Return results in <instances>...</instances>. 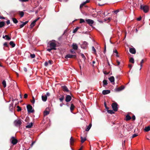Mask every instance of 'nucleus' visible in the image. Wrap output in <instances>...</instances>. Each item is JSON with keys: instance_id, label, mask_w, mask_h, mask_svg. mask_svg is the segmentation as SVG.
<instances>
[{"instance_id": "obj_1", "label": "nucleus", "mask_w": 150, "mask_h": 150, "mask_svg": "<svg viewBox=\"0 0 150 150\" xmlns=\"http://www.w3.org/2000/svg\"><path fill=\"white\" fill-rule=\"evenodd\" d=\"M55 40H53V42H50V48H52L53 50H56V48L57 46V45L55 43Z\"/></svg>"}, {"instance_id": "obj_2", "label": "nucleus", "mask_w": 150, "mask_h": 150, "mask_svg": "<svg viewBox=\"0 0 150 150\" xmlns=\"http://www.w3.org/2000/svg\"><path fill=\"white\" fill-rule=\"evenodd\" d=\"M140 9L143 10L144 12L145 13H147L149 10V7L146 5H142L140 6Z\"/></svg>"}, {"instance_id": "obj_3", "label": "nucleus", "mask_w": 150, "mask_h": 150, "mask_svg": "<svg viewBox=\"0 0 150 150\" xmlns=\"http://www.w3.org/2000/svg\"><path fill=\"white\" fill-rule=\"evenodd\" d=\"M27 108L28 113H33L34 112V110L33 109L32 106L30 105H28L27 106Z\"/></svg>"}, {"instance_id": "obj_4", "label": "nucleus", "mask_w": 150, "mask_h": 150, "mask_svg": "<svg viewBox=\"0 0 150 150\" xmlns=\"http://www.w3.org/2000/svg\"><path fill=\"white\" fill-rule=\"evenodd\" d=\"M14 123L16 127H19L22 124L21 120V119L17 120H15Z\"/></svg>"}, {"instance_id": "obj_5", "label": "nucleus", "mask_w": 150, "mask_h": 150, "mask_svg": "<svg viewBox=\"0 0 150 150\" xmlns=\"http://www.w3.org/2000/svg\"><path fill=\"white\" fill-rule=\"evenodd\" d=\"M117 104L116 103H114L112 104V107L113 110L115 111H117L118 110Z\"/></svg>"}, {"instance_id": "obj_6", "label": "nucleus", "mask_w": 150, "mask_h": 150, "mask_svg": "<svg viewBox=\"0 0 150 150\" xmlns=\"http://www.w3.org/2000/svg\"><path fill=\"white\" fill-rule=\"evenodd\" d=\"M76 56L74 55H71L70 54H67L65 57V58L66 59H67L68 58H76Z\"/></svg>"}, {"instance_id": "obj_7", "label": "nucleus", "mask_w": 150, "mask_h": 150, "mask_svg": "<svg viewBox=\"0 0 150 150\" xmlns=\"http://www.w3.org/2000/svg\"><path fill=\"white\" fill-rule=\"evenodd\" d=\"M11 139L12 140L11 142L13 145H15L18 143L17 140L15 139L14 137H12L11 138Z\"/></svg>"}, {"instance_id": "obj_8", "label": "nucleus", "mask_w": 150, "mask_h": 150, "mask_svg": "<svg viewBox=\"0 0 150 150\" xmlns=\"http://www.w3.org/2000/svg\"><path fill=\"white\" fill-rule=\"evenodd\" d=\"M86 21L90 26H92V24L94 23L93 20L90 19H86Z\"/></svg>"}, {"instance_id": "obj_9", "label": "nucleus", "mask_w": 150, "mask_h": 150, "mask_svg": "<svg viewBox=\"0 0 150 150\" xmlns=\"http://www.w3.org/2000/svg\"><path fill=\"white\" fill-rule=\"evenodd\" d=\"M88 44L87 42L86 41H84L81 45V47L83 49H86L87 47Z\"/></svg>"}, {"instance_id": "obj_10", "label": "nucleus", "mask_w": 150, "mask_h": 150, "mask_svg": "<svg viewBox=\"0 0 150 150\" xmlns=\"http://www.w3.org/2000/svg\"><path fill=\"white\" fill-rule=\"evenodd\" d=\"M71 99V96L69 95H67L65 101L67 102H69Z\"/></svg>"}, {"instance_id": "obj_11", "label": "nucleus", "mask_w": 150, "mask_h": 150, "mask_svg": "<svg viewBox=\"0 0 150 150\" xmlns=\"http://www.w3.org/2000/svg\"><path fill=\"white\" fill-rule=\"evenodd\" d=\"M64 92H68L69 90L67 87L65 86H61Z\"/></svg>"}, {"instance_id": "obj_12", "label": "nucleus", "mask_w": 150, "mask_h": 150, "mask_svg": "<svg viewBox=\"0 0 150 150\" xmlns=\"http://www.w3.org/2000/svg\"><path fill=\"white\" fill-rule=\"evenodd\" d=\"M129 51L132 54H135L136 53V50L134 48H130Z\"/></svg>"}, {"instance_id": "obj_13", "label": "nucleus", "mask_w": 150, "mask_h": 150, "mask_svg": "<svg viewBox=\"0 0 150 150\" xmlns=\"http://www.w3.org/2000/svg\"><path fill=\"white\" fill-rule=\"evenodd\" d=\"M110 91L109 90H104L102 91V93L103 95H106L110 93Z\"/></svg>"}, {"instance_id": "obj_14", "label": "nucleus", "mask_w": 150, "mask_h": 150, "mask_svg": "<svg viewBox=\"0 0 150 150\" xmlns=\"http://www.w3.org/2000/svg\"><path fill=\"white\" fill-rule=\"evenodd\" d=\"M108 79L111 83L114 82L115 78L113 76H111L108 78Z\"/></svg>"}, {"instance_id": "obj_15", "label": "nucleus", "mask_w": 150, "mask_h": 150, "mask_svg": "<svg viewBox=\"0 0 150 150\" xmlns=\"http://www.w3.org/2000/svg\"><path fill=\"white\" fill-rule=\"evenodd\" d=\"M74 140L73 137H71L70 139V143L71 145H73L74 144Z\"/></svg>"}, {"instance_id": "obj_16", "label": "nucleus", "mask_w": 150, "mask_h": 150, "mask_svg": "<svg viewBox=\"0 0 150 150\" xmlns=\"http://www.w3.org/2000/svg\"><path fill=\"white\" fill-rule=\"evenodd\" d=\"M42 100L43 101H46L47 100V95L42 96Z\"/></svg>"}, {"instance_id": "obj_17", "label": "nucleus", "mask_w": 150, "mask_h": 150, "mask_svg": "<svg viewBox=\"0 0 150 150\" xmlns=\"http://www.w3.org/2000/svg\"><path fill=\"white\" fill-rule=\"evenodd\" d=\"M72 47L73 49L77 50L78 49V46L76 44L73 43L72 44Z\"/></svg>"}, {"instance_id": "obj_18", "label": "nucleus", "mask_w": 150, "mask_h": 150, "mask_svg": "<svg viewBox=\"0 0 150 150\" xmlns=\"http://www.w3.org/2000/svg\"><path fill=\"white\" fill-rule=\"evenodd\" d=\"M5 23L4 21L0 22V28L4 27L5 25Z\"/></svg>"}, {"instance_id": "obj_19", "label": "nucleus", "mask_w": 150, "mask_h": 150, "mask_svg": "<svg viewBox=\"0 0 150 150\" xmlns=\"http://www.w3.org/2000/svg\"><path fill=\"white\" fill-rule=\"evenodd\" d=\"M33 126V123L32 122H31L28 125L26 126V128H30L32 127Z\"/></svg>"}, {"instance_id": "obj_20", "label": "nucleus", "mask_w": 150, "mask_h": 150, "mask_svg": "<svg viewBox=\"0 0 150 150\" xmlns=\"http://www.w3.org/2000/svg\"><path fill=\"white\" fill-rule=\"evenodd\" d=\"M35 21H33L31 23L30 25V27L31 28H32L35 25Z\"/></svg>"}, {"instance_id": "obj_21", "label": "nucleus", "mask_w": 150, "mask_h": 150, "mask_svg": "<svg viewBox=\"0 0 150 150\" xmlns=\"http://www.w3.org/2000/svg\"><path fill=\"white\" fill-rule=\"evenodd\" d=\"M9 44L12 47H14L15 46V44L13 41H11L9 42Z\"/></svg>"}, {"instance_id": "obj_22", "label": "nucleus", "mask_w": 150, "mask_h": 150, "mask_svg": "<svg viewBox=\"0 0 150 150\" xmlns=\"http://www.w3.org/2000/svg\"><path fill=\"white\" fill-rule=\"evenodd\" d=\"M81 142L82 143H83L86 140V139L85 137L83 138L82 137H81Z\"/></svg>"}, {"instance_id": "obj_23", "label": "nucleus", "mask_w": 150, "mask_h": 150, "mask_svg": "<svg viewBox=\"0 0 150 150\" xmlns=\"http://www.w3.org/2000/svg\"><path fill=\"white\" fill-rule=\"evenodd\" d=\"M91 126H92L91 124V123L87 127L86 129V131H89V130L90 129Z\"/></svg>"}, {"instance_id": "obj_24", "label": "nucleus", "mask_w": 150, "mask_h": 150, "mask_svg": "<svg viewBox=\"0 0 150 150\" xmlns=\"http://www.w3.org/2000/svg\"><path fill=\"white\" fill-rule=\"evenodd\" d=\"M144 130L145 132H148L150 130V127L148 126L145 127Z\"/></svg>"}, {"instance_id": "obj_25", "label": "nucleus", "mask_w": 150, "mask_h": 150, "mask_svg": "<svg viewBox=\"0 0 150 150\" xmlns=\"http://www.w3.org/2000/svg\"><path fill=\"white\" fill-rule=\"evenodd\" d=\"M126 121H128L131 119V117L129 115H127L126 116Z\"/></svg>"}, {"instance_id": "obj_26", "label": "nucleus", "mask_w": 150, "mask_h": 150, "mask_svg": "<svg viewBox=\"0 0 150 150\" xmlns=\"http://www.w3.org/2000/svg\"><path fill=\"white\" fill-rule=\"evenodd\" d=\"M75 106L73 104H72L71 105L70 108V109L71 112H72Z\"/></svg>"}, {"instance_id": "obj_27", "label": "nucleus", "mask_w": 150, "mask_h": 150, "mask_svg": "<svg viewBox=\"0 0 150 150\" xmlns=\"http://www.w3.org/2000/svg\"><path fill=\"white\" fill-rule=\"evenodd\" d=\"M103 86H105V85H106L108 84L107 80H104L103 81Z\"/></svg>"}, {"instance_id": "obj_28", "label": "nucleus", "mask_w": 150, "mask_h": 150, "mask_svg": "<svg viewBox=\"0 0 150 150\" xmlns=\"http://www.w3.org/2000/svg\"><path fill=\"white\" fill-rule=\"evenodd\" d=\"M19 14L20 16L22 18L23 17L24 15V13L23 11H19Z\"/></svg>"}, {"instance_id": "obj_29", "label": "nucleus", "mask_w": 150, "mask_h": 150, "mask_svg": "<svg viewBox=\"0 0 150 150\" xmlns=\"http://www.w3.org/2000/svg\"><path fill=\"white\" fill-rule=\"evenodd\" d=\"M12 20L14 23L16 24L18 23V21L15 18H13Z\"/></svg>"}, {"instance_id": "obj_30", "label": "nucleus", "mask_w": 150, "mask_h": 150, "mask_svg": "<svg viewBox=\"0 0 150 150\" xmlns=\"http://www.w3.org/2000/svg\"><path fill=\"white\" fill-rule=\"evenodd\" d=\"M107 111L108 113L111 114H114L115 113L112 110H109L108 109L107 110Z\"/></svg>"}, {"instance_id": "obj_31", "label": "nucleus", "mask_w": 150, "mask_h": 150, "mask_svg": "<svg viewBox=\"0 0 150 150\" xmlns=\"http://www.w3.org/2000/svg\"><path fill=\"white\" fill-rule=\"evenodd\" d=\"M2 84H3V85L4 88H5L6 86V81H5V80L3 81L2 82Z\"/></svg>"}, {"instance_id": "obj_32", "label": "nucleus", "mask_w": 150, "mask_h": 150, "mask_svg": "<svg viewBox=\"0 0 150 150\" xmlns=\"http://www.w3.org/2000/svg\"><path fill=\"white\" fill-rule=\"evenodd\" d=\"M64 99V96H62L61 98H59V100L61 102H62Z\"/></svg>"}, {"instance_id": "obj_33", "label": "nucleus", "mask_w": 150, "mask_h": 150, "mask_svg": "<svg viewBox=\"0 0 150 150\" xmlns=\"http://www.w3.org/2000/svg\"><path fill=\"white\" fill-rule=\"evenodd\" d=\"M80 54L82 57L83 59L85 61L86 59V58L85 56H84V54L82 53H80Z\"/></svg>"}, {"instance_id": "obj_34", "label": "nucleus", "mask_w": 150, "mask_h": 150, "mask_svg": "<svg viewBox=\"0 0 150 150\" xmlns=\"http://www.w3.org/2000/svg\"><path fill=\"white\" fill-rule=\"evenodd\" d=\"M129 62L132 63H134V59L133 57H131L129 59Z\"/></svg>"}, {"instance_id": "obj_35", "label": "nucleus", "mask_w": 150, "mask_h": 150, "mask_svg": "<svg viewBox=\"0 0 150 150\" xmlns=\"http://www.w3.org/2000/svg\"><path fill=\"white\" fill-rule=\"evenodd\" d=\"M49 112L48 111H45L44 112V114L45 115H46L49 114Z\"/></svg>"}, {"instance_id": "obj_36", "label": "nucleus", "mask_w": 150, "mask_h": 150, "mask_svg": "<svg viewBox=\"0 0 150 150\" xmlns=\"http://www.w3.org/2000/svg\"><path fill=\"white\" fill-rule=\"evenodd\" d=\"M21 23H23L20 25V28H23L25 25L23 23V22L22 21H21Z\"/></svg>"}, {"instance_id": "obj_37", "label": "nucleus", "mask_w": 150, "mask_h": 150, "mask_svg": "<svg viewBox=\"0 0 150 150\" xmlns=\"http://www.w3.org/2000/svg\"><path fill=\"white\" fill-rule=\"evenodd\" d=\"M17 108H18V109L17 110V111L19 112L21 110V108L19 106H17Z\"/></svg>"}, {"instance_id": "obj_38", "label": "nucleus", "mask_w": 150, "mask_h": 150, "mask_svg": "<svg viewBox=\"0 0 150 150\" xmlns=\"http://www.w3.org/2000/svg\"><path fill=\"white\" fill-rule=\"evenodd\" d=\"M115 91H116L118 92L121 91L120 88V87L117 88L115 89Z\"/></svg>"}, {"instance_id": "obj_39", "label": "nucleus", "mask_w": 150, "mask_h": 150, "mask_svg": "<svg viewBox=\"0 0 150 150\" xmlns=\"http://www.w3.org/2000/svg\"><path fill=\"white\" fill-rule=\"evenodd\" d=\"M5 37H6V40H10L11 39V38L9 37L8 35H5Z\"/></svg>"}, {"instance_id": "obj_40", "label": "nucleus", "mask_w": 150, "mask_h": 150, "mask_svg": "<svg viewBox=\"0 0 150 150\" xmlns=\"http://www.w3.org/2000/svg\"><path fill=\"white\" fill-rule=\"evenodd\" d=\"M92 50L94 52V53L95 54H96V50L95 49V48L93 46L92 47Z\"/></svg>"}, {"instance_id": "obj_41", "label": "nucleus", "mask_w": 150, "mask_h": 150, "mask_svg": "<svg viewBox=\"0 0 150 150\" xmlns=\"http://www.w3.org/2000/svg\"><path fill=\"white\" fill-rule=\"evenodd\" d=\"M79 28V27H77L73 31V33H75L78 30Z\"/></svg>"}, {"instance_id": "obj_42", "label": "nucleus", "mask_w": 150, "mask_h": 150, "mask_svg": "<svg viewBox=\"0 0 150 150\" xmlns=\"http://www.w3.org/2000/svg\"><path fill=\"white\" fill-rule=\"evenodd\" d=\"M85 4V3H83L81 4L80 6V9H81L83 7Z\"/></svg>"}, {"instance_id": "obj_43", "label": "nucleus", "mask_w": 150, "mask_h": 150, "mask_svg": "<svg viewBox=\"0 0 150 150\" xmlns=\"http://www.w3.org/2000/svg\"><path fill=\"white\" fill-rule=\"evenodd\" d=\"M30 57L32 58H34L35 57V55L34 54H30Z\"/></svg>"}, {"instance_id": "obj_44", "label": "nucleus", "mask_w": 150, "mask_h": 150, "mask_svg": "<svg viewBox=\"0 0 150 150\" xmlns=\"http://www.w3.org/2000/svg\"><path fill=\"white\" fill-rule=\"evenodd\" d=\"M48 63H49L51 65L53 64V62L52 60H49L48 62Z\"/></svg>"}, {"instance_id": "obj_45", "label": "nucleus", "mask_w": 150, "mask_h": 150, "mask_svg": "<svg viewBox=\"0 0 150 150\" xmlns=\"http://www.w3.org/2000/svg\"><path fill=\"white\" fill-rule=\"evenodd\" d=\"M80 23H83V22H85L84 20L83 19L81 18L80 19Z\"/></svg>"}, {"instance_id": "obj_46", "label": "nucleus", "mask_w": 150, "mask_h": 150, "mask_svg": "<svg viewBox=\"0 0 150 150\" xmlns=\"http://www.w3.org/2000/svg\"><path fill=\"white\" fill-rule=\"evenodd\" d=\"M4 45L6 47H8V43L7 42H5L4 44Z\"/></svg>"}, {"instance_id": "obj_47", "label": "nucleus", "mask_w": 150, "mask_h": 150, "mask_svg": "<svg viewBox=\"0 0 150 150\" xmlns=\"http://www.w3.org/2000/svg\"><path fill=\"white\" fill-rule=\"evenodd\" d=\"M138 136L137 134H134L132 136V138H134Z\"/></svg>"}, {"instance_id": "obj_48", "label": "nucleus", "mask_w": 150, "mask_h": 150, "mask_svg": "<svg viewBox=\"0 0 150 150\" xmlns=\"http://www.w3.org/2000/svg\"><path fill=\"white\" fill-rule=\"evenodd\" d=\"M127 126L128 127L127 128H129L130 129H131L133 128V127L131 125H128Z\"/></svg>"}, {"instance_id": "obj_49", "label": "nucleus", "mask_w": 150, "mask_h": 150, "mask_svg": "<svg viewBox=\"0 0 150 150\" xmlns=\"http://www.w3.org/2000/svg\"><path fill=\"white\" fill-rule=\"evenodd\" d=\"M70 52L71 53L73 54H76V52L74 50H70Z\"/></svg>"}, {"instance_id": "obj_50", "label": "nucleus", "mask_w": 150, "mask_h": 150, "mask_svg": "<svg viewBox=\"0 0 150 150\" xmlns=\"http://www.w3.org/2000/svg\"><path fill=\"white\" fill-rule=\"evenodd\" d=\"M35 102V100L34 98L33 97V100H32L31 101V102L32 103H34Z\"/></svg>"}, {"instance_id": "obj_51", "label": "nucleus", "mask_w": 150, "mask_h": 150, "mask_svg": "<svg viewBox=\"0 0 150 150\" xmlns=\"http://www.w3.org/2000/svg\"><path fill=\"white\" fill-rule=\"evenodd\" d=\"M19 1L22 2H26L28 1L29 0H19Z\"/></svg>"}, {"instance_id": "obj_52", "label": "nucleus", "mask_w": 150, "mask_h": 150, "mask_svg": "<svg viewBox=\"0 0 150 150\" xmlns=\"http://www.w3.org/2000/svg\"><path fill=\"white\" fill-rule=\"evenodd\" d=\"M104 105H105V107L106 109H107V110H108L109 109V108L107 107L106 104L105 102L104 103Z\"/></svg>"}, {"instance_id": "obj_53", "label": "nucleus", "mask_w": 150, "mask_h": 150, "mask_svg": "<svg viewBox=\"0 0 150 150\" xmlns=\"http://www.w3.org/2000/svg\"><path fill=\"white\" fill-rule=\"evenodd\" d=\"M52 50H53L52 48H48L47 49V50L49 52H50Z\"/></svg>"}, {"instance_id": "obj_54", "label": "nucleus", "mask_w": 150, "mask_h": 150, "mask_svg": "<svg viewBox=\"0 0 150 150\" xmlns=\"http://www.w3.org/2000/svg\"><path fill=\"white\" fill-rule=\"evenodd\" d=\"M119 10H117L116 11H114V12L116 14H117V13L119 12Z\"/></svg>"}, {"instance_id": "obj_55", "label": "nucleus", "mask_w": 150, "mask_h": 150, "mask_svg": "<svg viewBox=\"0 0 150 150\" xmlns=\"http://www.w3.org/2000/svg\"><path fill=\"white\" fill-rule=\"evenodd\" d=\"M28 94H25L24 95V98H27V97H28Z\"/></svg>"}, {"instance_id": "obj_56", "label": "nucleus", "mask_w": 150, "mask_h": 150, "mask_svg": "<svg viewBox=\"0 0 150 150\" xmlns=\"http://www.w3.org/2000/svg\"><path fill=\"white\" fill-rule=\"evenodd\" d=\"M48 62H45V65L46 66V67H47L48 66Z\"/></svg>"}, {"instance_id": "obj_57", "label": "nucleus", "mask_w": 150, "mask_h": 150, "mask_svg": "<svg viewBox=\"0 0 150 150\" xmlns=\"http://www.w3.org/2000/svg\"><path fill=\"white\" fill-rule=\"evenodd\" d=\"M103 73H104V74H106V75H107V74H108L109 72H107L106 71H105L103 72Z\"/></svg>"}, {"instance_id": "obj_58", "label": "nucleus", "mask_w": 150, "mask_h": 150, "mask_svg": "<svg viewBox=\"0 0 150 150\" xmlns=\"http://www.w3.org/2000/svg\"><path fill=\"white\" fill-rule=\"evenodd\" d=\"M120 88L121 90H122L125 87L123 86H121L120 87Z\"/></svg>"}, {"instance_id": "obj_59", "label": "nucleus", "mask_w": 150, "mask_h": 150, "mask_svg": "<svg viewBox=\"0 0 150 150\" xmlns=\"http://www.w3.org/2000/svg\"><path fill=\"white\" fill-rule=\"evenodd\" d=\"M132 120H135V115H133V116H132Z\"/></svg>"}, {"instance_id": "obj_60", "label": "nucleus", "mask_w": 150, "mask_h": 150, "mask_svg": "<svg viewBox=\"0 0 150 150\" xmlns=\"http://www.w3.org/2000/svg\"><path fill=\"white\" fill-rule=\"evenodd\" d=\"M116 62L117 64V65H119L120 64V62L117 59L116 60Z\"/></svg>"}, {"instance_id": "obj_61", "label": "nucleus", "mask_w": 150, "mask_h": 150, "mask_svg": "<svg viewBox=\"0 0 150 150\" xmlns=\"http://www.w3.org/2000/svg\"><path fill=\"white\" fill-rule=\"evenodd\" d=\"M106 51V45H105V47H104V50L103 51V52L105 53Z\"/></svg>"}, {"instance_id": "obj_62", "label": "nucleus", "mask_w": 150, "mask_h": 150, "mask_svg": "<svg viewBox=\"0 0 150 150\" xmlns=\"http://www.w3.org/2000/svg\"><path fill=\"white\" fill-rule=\"evenodd\" d=\"M23 69L24 71L25 72H27V68L25 67H24Z\"/></svg>"}, {"instance_id": "obj_63", "label": "nucleus", "mask_w": 150, "mask_h": 150, "mask_svg": "<svg viewBox=\"0 0 150 150\" xmlns=\"http://www.w3.org/2000/svg\"><path fill=\"white\" fill-rule=\"evenodd\" d=\"M142 19V18L141 16H140L137 19V20L138 21H140Z\"/></svg>"}, {"instance_id": "obj_64", "label": "nucleus", "mask_w": 150, "mask_h": 150, "mask_svg": "<svg viewBox=\"0 0 150 150\" xmlns=\"http://www.w3.org/2000/svg\"><path fill=\"white\" fill-rule=\"evenodd\" d=\"M129 67L130 68V69H131L132 67V64H129Z\"/></svg>"}]
</instances>
